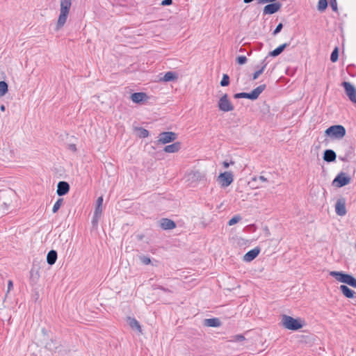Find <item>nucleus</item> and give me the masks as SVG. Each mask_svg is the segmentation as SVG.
<instances>
[{
	"label": "nucleus",
	"mask_w": 356,
	"mask_h": 356,
	"mask_svg": "<svg viewBox=\"0 0 356 356\" xmlns=\"http://www.w3.org/2000/svg\"><path fill=\"white\" fill-rule=\"evenodd\" d=\"M100 216L101 215L95 216V213H94L93 218H92V225L94 226L97 224Z\"/></svg>",
	"instance_id": "obj_43"
},
{
	"label": "nucleus",
	"mask_w": 356,
	"mask_h": 356,
	"mask_svg": "<svg viewBox=\"0 0 356 356\" xmlns=\"http://www.w3.org/2000/svg\"><path fill=\"white\" fill-rule=\"evenodd\" d=\"M172 3V0H163L161 1L162 6H170Z\"/></svg>",
	"instance_id": "obj_45"
},
{
	"label": "nucleus",
	"mask_w": 356,
	"mask_h": 356,
	"mask_svg": "<svg viewBox=\"0 0 356 356\" xmlns=\"http://www.w3.org/2000/svg\"><path fill=\"white\" fill-rule=\"evenodd\" d=\"M71 4V0H60V13L57 22H66Z\"/></svg>",
	"instance_id": "obj_5"
},
{
	"label": "nucleus",
	"mask_w": 356,
	"mask_h": 356,
	"mask_svg": "<svg viewBox=\"0 0 356 356\" xmlns=\"http://www.w3.org/2000/svg\"><path fill=\"white\" fill-rule=\"evenodd\" d=\"M241 220V217L239 215L233 216L228 222L229 226L234 225L238 222Z\"/></svg>",
	"instance_id": "obj_38"
},
{
	"label": "nucleus",
	"mask_w": 356,
	"mask_h": 356,
	"mask_svg": "<svg viewBox=\"0 0 356 356\" xmlns=\"http://www.w3.org/2000/svg\"><path fill=\"white\" fill-rule=\"evenodd\" d=\"M127 322L132 330H136L139 332H142L141 326L135 318L128 316L127 318Z\"/></svg>",
	"instance_id": "obj_21"
},
{
	"label": "nucleus",
	"mask_w": 356,
	"mask_h": 356,
	"mask_svg": "<svg viewBox=\"0 0 356 356\" xmlns=\"http://www.w3.org/2000/svg\"><path fill=\"white\" fill-rule=\"evenodd\" d=\"M254 0H243V1L246 3H250L252 1H253Z\"/></svg>",
	"instance_id": "obj_55"
},
{
	"label": "nucleus",
	"mask_w": 356,
	"mask_h": 356,
	"mask_svg": "<svg viewBox=\"0 0 356 356\" xmlns=\"http://www.w3.org/2000/svg\"><path fill=\"white\" fill-rule=\"evenodd\" d=\"M259 3H275L277 0H257Z\"/></svg>",
	"instance_id": "obj_44"
},
{
	"label": "nucleus",
	"mask_w": 356,
	"mask_h": 356,
	"mask_svg": "<svg viewBox=\"0 0 356 356\" xmlns=\"http://www.w3.org/2000/svg\"><path fill=\"white\" fill-rule=\"evenodd\" d=\"M69 149L72 150V152H76L77 150L76 145L75 144H70Z\"/></svg>",
	"instance_id": "obj_47"
},
{
	"label": "nucleus",
	"mask_w": 356,
	"mask_h": 356,
	"mask_svg": "<svg viewBox=\"0 0 356 356\" xmlns=\"http://www.w3.org/2000/svg\"><path fill=\"white\" fill-rule=\"evenodd\" d=\"M233 175L231 172L220 173L218 176V181L222 187H227L233 182Z\"/></svg>",
	"instance_id": "obj_10"
},
{
	"label": "nucleus",
	"mask_w": 356,
	"mask_h": 356,
	"mask_svg": "<svg viewBox=\"0 0 356 356\" xmlns=\"http://www.w3.org/2000/svg\"><path fill=\"white\" fill-rule=\"evenodd\" d=\"M148 96L145 92H134L131 95V99L134 103H141L148 99Z\"/></svg>",
	"instance_id": "obj_16"
},
{
	"label": "nucleus",
	"mask_w": 356,
	"mask_h": 356,
	"mask_svg": "<svg viewBox=\"0 0 356 356\" xmlns=\"http://www.w3.org/2000/svg\"><path fill=\"white\" fill-rule=\"evenodd\" d=\"M338 58H339V49H338V47H335L330 55V60L332 63H335L338 60Z\"/></svg>",
	"instance_id": "obj_32"
},
{
	"label": "nucleus",
	"mask_w": 356,
	"mask_h": 356,
	"mask_svg": "<svg viewBox=\"0 0 356 356\" xmlns=\"http://www.w3.org/2000/svg\"><path fill=\"white\" fill-rule=\"evenodd\" d=\"M267 63L266 62V59H264L262 63H261V65L262 66L258 70H257L256 72H254L252 74V80H256L257 79H258V77L264 72V71L265 70L266 66H267Z\"/></svg>",
	"instance_id": "obj_28"
},
{
	"label": "nucleus",
	"mask_w": 356,
	"mask_h": 356,
	"mask_svg": "<svg viewBox=\"0 0 356 356\" xmlns=\"http://www.w3.org/2000/svg\"><path fill=\"white\" fill-rule=\"evenodd\" d=\"M351 177L343 172H339L332 181V185L337 188L343 187L350 183Z\"/></svg>",
	"instance_id": "obj_4"
},
{
	"label": "nucleus",
	"mask_w": 356,
	"mask_h": 356,
	"mask_svg": "<svg viewBox=\"0 0 356 356\" xmlns=\"http://www.w3.org/2000/svg\"><path fill=\"white\" fill-rule=\"evenodd\" d=\"M260 248L258 247L254 248V249L248 251L243 256V260L247 262L252 261L254 260L259 254Z\"/></svg>",
	"instance_id": "obj_15"
},
{
	"label": "nucleus",
	"mask_w": 356,
	"mask_h": 356,
	"mask_svg": "<svg viewBox=\"0 0 356 356\" xmlns=\"http://www.w3.org/2000/svg\"><path fill=\"white\" fill-rule=\"evenodd\" d=\"M346 131L343 126L337 124L330 126L325 131L327 136L334 139H341L346 135Z\"/></svg>",
	"instance_id": "obj_2"
},
{
	"label": "nucleus",
	"mask_w": 356,
	"mask_h": 356,
	"mask_svg": "<svg viewBox=\"0 0 356 356\" xmlns=\"http://www.w3.org/2000/svg\"><path fill=\"white\" fill-rule=\"evenodd\" d=\"M244 51V49H242V48H241L240 50H239V51Z\"/></svg>",
	"instance_id": "obj_58"
},
{
	"label": "nucleus",
	"mask_w": 356,
	"mask_h": 356,
	"mask_svg": "<svg viewBox=\"0 0 356 356\" xmlns=\"http://www.w3.org/2000/svg\"><path fill=\"white\" fill-rule=\"evenodd\" d=\"M63 198H58L57 201L55 202L53 209L52 212L54 213H56L58 209L60 208L61 205L63 204Z\"/></svg>",
	"instance_id": "obj_33"
},
{
	"label": "nucleus",
	"mask_w": 356,
	"mask_h": 356,
	"mask_svg": "<svg viewBox=\"0 0 356 356\" xmlns=\"http://www.w3.org/2000/svg\"><path fill=\"white\" fill-rule=\"evenodd\" d=\"M188 181L191 183H197L206 181V175L199 170L191 171L187 175Z\"/></svg>",
	"instance_id": "obj_8"
},
{
	"label": "nucleus",
	"mask_w": 356,
	"mask_h": 356,
	"mask_svg": "<svg viewBox=\"0 0 356 356\" xmlns=\"http://www.w3.org/2000/svg\"><path fill=\"white\" fill-rule=\"evenodd\" d=\"M181 149V143L175 142L171 145H166L164 147V151L168 153L177 152Z\"/></svg>",
	"instance_id": "obj_23"
},
{
	"label": "nucleus",
	"mask_w": 356,
	"mask_h": 356,
	"mask_svg": "<svg viewBox=\"0 0 356 356\" xmlns=\"http://www.w3.org/2000/svg\"><path fill=\"white\" fill-rule=\"evenodd\" d=\"M341 86L343 87L346 95L349 99L356 104V88L350 82L343 81L341 83Z\"/></svg>",
	"instance_id": "obj_7"
},
{
	"label": "nucleus",
	"mask_w": 356,
	"mask_h": 356,
	"mask_svg": "<svg viewBox=\"0 0 356 356\" xmlns=\"http://www.w3.org/2000/svg\"><path fill=\"white\" fill-rule=\"evenodd\" d=\"M13 282L11 280H9L8 283V290H10L11 288L13 287Z\"/></svg>",
	"instance_id": "obj_52"
},
{
	"label": "nucleus",
	"mask_w": 356,
	"mask_h": 356,
	"mask_svg": "<svg viewBox=\"0 0 356 356\" xmlns=\"http://www.w3.org/2000/svg\"><path fill=\"white\" fill-rule=\"evenodd\" d=\"M3 160H11L14 158V152L8 148H3Z\"/></svg>",
	"instance_id": "obj_29"
},
{
	"label": "nucleus",
	"mask_w": 356,
	"mask_h": 356,
	"mask_svg": "<svg viewBox=\"0 0 356 356\" xmlns=\"http://www.w3.org/2000/svg\"><path fill=\"white\" fill-rule=\"evenodd\" d=\"M58 254L54 250H50L47 255V262L49 265H53L56 263L57 259Z\"/></svg>",
	"instance_id": "obj_25"
},
{
	"label": "nucleus",
	"mask_w": 356,
	"mask_h": 356,
	"mask_svg": "<svg viewBox=\"0 0 356 356\" xmlns=\"http://www.w3.org/2000/svg\"><path fill=\"white\" fill-rule=\"evenodd\" d=\"M63 25H64V24H56V27L54 28V30H55V31H58V30H60V29L63 27Z\"/></svg>",
	"instance_id": "obj_49"
},
{
	"label": "nucleus",
	"mask_w": 356,
	"mask_h": 356,
	"mask_svg": "<svg viewBox=\"0 0 356 356\" xmlns=\"http://www.w3.org/2000/svg\"><path fill=\"white\" fill-rule=\"evenodd\" d=\"M282 7L280 2L270 3L267 4L263 10L264 15H272L277 13Z\"/></svg>",
	"instance_id": "obj_11"
},
{
	"label": "nucleus",
	"mask_w": 356,
	"mask_h": 356,
	"mask_svg": "<svg viewBox=\"0 0 356 356\" xmlns=\"http://www.w3.org/2000/svg\"><path fill=\"white\" fill-rule=\"evenodd\" d=\"M139 259L145 265H148L151 263L150 258L145 255H140Z\"/></svg>",
	"instance_id": "obj_39"
},
{
	"label": "nucleus",
	"mask_w": 356,
	"mask_h": 356,
	"mask_svg": "<svg viewBox=\"0 0 356 356\" xmlns=\"http://www.w3.org/2000/svg\"><path fill=\"white\" fill-rule=\"evenodd\" d=\"M258 179H259L260 181H261L263 182L268 181V179L266 177H264V176H262V175L259 176L258 177Z\"/></svg>",
	"instance_id": "obj_50"
},
{
	"label": "nucleus",
	"mask_w": 356,
	"mask_h": 356,
	"mask_svg": "<svg viewBox=\"0 0 356 356\" xmlns=\"http://www.w3.org/2000/svg\"><path fill=\"white\" fill-rule=\"evenodd\" d=\"M57 348H58V349H56L55 353H58V355H60V356H65L71 351L70 346L67 344H66L65 343L62 344L59 341V343H58Z\"/></svg>",
	"instance_id": "obj_20"
},
{
	"label": "nucleus",
	"mask_w": 356,
	"mask_h": 356,
	"mask_svg": "<svg viewBox=\"0 0 356 356\" xmlns=\"http://www.w3.org/2000/svg\"><path fill=\"white\" fill-rule=\"evenodd\" d=\"M177 135L175 132L164 131L159 134L158 142L162 144L169 143L177 139Z\"/></svg>",
	"instance_id": "obj_9"
},
{
	"label": "nucleus",
	"mask_w": 356,
	"mask_h": 356,
	"mask_svg": "<svg viewBox=\"0 0 356 356\" xmlns=\"http://www.w3.org/2000/svg\"><path fill=\"white\" fill-rule=\"evenodd\" d=\"M236 340H238V341H243L245 339V337L241 334L236 335Z\"/></svg>",
	"instance_id": "obj_51"
},
{
	"label": "nucleus",
	"mask_w": 356,
	"mask_h": 356,
	"mask_svg": "<svg viewBox=\"0 0 356 356\" xmlns=\"http://www.w3.org/2000/svg\"><path fill=\"white\" fill-rule=\"evenodd\" d=\"M257 179H258V177H252V180L253 181H257Z\"/></svg>",
	"instance_id": "obj_56"
},
{
	"label": "nucleus",
	"mask_w": 356,
	"mask_h": 356,
	"mask_svg": "<svg viewBox=\"0 0 356 356\" xmlns=\"http://www.w3.org/2000/svg\"><path fill=\"white\" fill-rule=\"evenodd\" d=\"M8 84L4 81H0V96L5 95L8 92Z\"/></svg>",
	"instance_id": "obj_31"
},
{
	"label": "nucleus",
	"mask_w": 356,
	"mask_h": 356,
	"mask_svg": "<svg viewBox=\"0 0 356 356\" xmlns=\"http://www.w3.org/2000/svg\"><path fill=\"white\" fill-rule=\"evenodd\" d=\"M346 284L356 289V278L350 275Z\"/></svg>",
	"instance_id": "obj_37"
},
{
	"label": "nucleus",
	"mask_w": 356,
	"mask_h": 356,
	"mask_svg": "<svg viewBox=\"0 0 356 356\" xmlns=\"http://www.w3.org/2000/svg\"><path fill=\"white\" fill-rule=\"evenodd\" d=\"M0 110H1V111H4L6 110V107H5V106L2 104V105L0 106Z\"/></svg>",
	"instance_id": "obj_54"
},
{
	"label": "nucleus",
	"mask_w": 356,
	"mask_h": 356,
	"mask_svg": "<svg viewBox=\"0 0 356 356\" xmlns=\"http://www.w3.org/2000/svg\"><path fill=\"white\" fill-rule=\"evenodd\" d=\"M102 203H103V197H99L97 200V206L95 209L94 213H95V216L101 215L102 212Z\"/></svg>",
	"instance_id": "obj_30"
},
{
	"label": "nucleus",
	"mask_w": 356,
	"mask_h": 356,
	"mask_svg": "<svg viewBox=\"0 0 356 356\" xmlns=\"http://www.w3.org/2000/svg\"><path fill=\"white\" fill-rule=\"evenodd\" d=\"M282 322L285 328L293 331L301 329L304 325V321L300 318H294L287 315L282 316Z\"/></svg>",
	"instance_id": "obj_1"
},
{
	"label": "nucleus",
	"mask_w": 356,
	"mask_h": 356,
	"mask_svg": "<svg viewBox=\"0 0 356 356\" xmlns=\"http://www.w3.org/2000/svg\"><path fill=\"white\" fill-rule=\"evenodd\" d=\"M327 6V0H318V10L320 11L324 10Z\"/></svg>",
	"instance_id": "obj_35"
},
{
	"label": "nucleus",
	"mask_w": 356,
	"mask_h": 356,
	"mask_svg": "<svg viewBox=\"0 0 356 356\" xmlns=\"http://www.w3.org/2000/svg\"><path fill=\"white\" fill-rule=\"evenodd\" d=\"M330 6L334 11H337V0H330Z\"/></svg>",
	"instance_id": "obj_42"
},
{
	"label": "nucleus",
	"mask_w": 356,
	"mask_h": 356,
	"mask_svg": "<svg viewBox=\"0 0 356 356\" xmlns=\"http://www.w3.org/2000/svg\"><path fill=\"white\" fill-rule=\"evenodd\" d=\"M248 59L245 56H238L236 58V61L239 65H244L246 63Z\"/></svg>",
	"instance_id": "obj_40"
},
{
	"label": "nucleus",
	"mask_w": 356,
	"mask_h": 356,
	"mask_svg": "<svg viewBox=\"0 0 356 356\" xmlns=\"http://www.w3.org/2000/svg\"><path fill=\"white\" fill-rule=\"evenodd\" d=\"M283 28V24H278L275 29L273 32V35H275L279 33Z\"/></svg>",
	"instance_id": "obj_41"
},
{
	"label": "nucleus",
	"mask_w": 356,
	"mask_h": 356,
	"mask_svg": "<svg viewBox=\"0 0 356 356\" xmlns=\"http://www.w3.org/2000/svg\"><path fill=\"white\" fill-rule=\"evenodd\" d=\"M230 164H234L233 161H231L230 163H228L227 161H223L222 165L224 168H227Z\"/></svg>",
	"instance_id": "obj_48"
},
{
	"label": "nucleus",
	"mask_w": 356,
	"mask_h": 356,
	"mask_svg": "<svg viewBox=\"0 0 356 356\" xmlns=\"http://www.w3.org/2000/svg\"><path fill=\"white\" fill-rule=\"evenodd\" d=\"M160 225L165 230L172 229L176 227V223L172 220L168 218L161 219Z\"/></svg>",
	"instance_id": "obj_17"
},
{
	"label": "nucleus",
	"mask_w": 356,
	"mask_h": 356,
	"mask_svg": "<svg viewBox=\"0 0 356 356\" xmlns=\"http://www.w3.org/2000/svg\"><path fill=\"white\" fill-rule=\"evenodd\" d=\"M218 106L220 111L223 112L232 111L234 106L229 101L227 94H224L219 99Z\"/></svg>",
	"instance_id": "obj_6"
},
{
	"label": "nucleus",
	"mask_w": 356,
	"mask_h": 356,
	"mask_svg": "<svg viewBox=\"0 0 356 356\" xmlns=\"http://www.w3.org/2000/svg\"><path fill=\"white\" fill-rule=\"evenodd\" d=\"M330 275L334 277L337 280L346 284L350 274L343 273L342 271H331Z\"/></svg>",
	"instance_id": "obj_14"
},
{
	"label": "nucleus",
	"mask_w": 356,
	"mask_h": 356,
	"mask_svg": "<svg viewBox=\"0 0 356 356\" xmlns=\"http://www.w3.org/2000/svg\"><path fill=\"white\" fill-rule=\"evenodd\" d=\"M33 272H34V269H33V268H32V269L31 270V272H30V273H31V277H32V276H33Z\"/></svg>",
	"instance_id": "obj_57"
},
{
	"label": "nucleus",
	"mask_w": 356,
	"mask_h": 356,
	"mask_svg": "<svg viewBox=\"0 0 356 356\" xmlns=\"http://www.w3.org/2000/svg\"><path fill=\"white\" fill-rule=\"evenodd\" d=\"M221 325V322L218 318H206L204 320V325L207 327H218Z\"/></svg>",
	"instance_id": "obj_22"
},
{
	"label": "nucleus",
	"mask_w": 356,
	"mask_h": 356,
	"mask_svg": "<svg viewBox=\"0 0 356 356\" xmlns=\"http://www.w3.org/2000/svg\"><path fill=\"white\" fill-rule=\"evenodd\" d=\"M157 289H160V290H161V291H163L164 292H168V293H171L172 292L170 289H168L167 288H165L163 286H159L157 287Z\"/></svg>",
	"instance_id": "obj_46"
},
{
	"label": "nucleus",
	"mask_w": 356,
	"mask_h": 356,
	"mask_svg": "<svg viewBox=\"0 0 356 356\" xmlns=\"http://www.w3.org/2000/svg\"><path fill=\"white\" fill-rule=\"evenodd\" d=\"M178 79V74L175 72L169 71L167 72L163 78L161 79V81L165 82L173 81Z\"/></svg>",
	"instance_id": "obj_24"
},
{
	"label": "nucleus",
	"mask_w": 356,
	"mask_h": 356,
	"mask_svg": "<svg viewBox=\"0 0 356 356\" xmlns=\"http://www.w3.org/2000/svg\"><path fill=\"white\" fill-rule=\"evenodd\" d=\"M220 84L222 87H225V86H229V76H228V74H224L222 75V80L220 81Z\"/></svg>",
	"instance_id": "obj_34"
},
{
	"label": "nucleus",
	"mask_w": 356,
	"mask_h": 356,
	"mask_svg": "<svg viewBox=\"0 0 356 356\" xmlns=\"http://www.w3.org/2000/svg\"><path fill=\"white\" fill-rule=\"evenodd\" d=\"M323 159L327 163L334 162L336 161L337 154L332 149H325L323 153Z\"/></svg>",
	"instance_id": "obj_18"
},
{
	"label": "nucleus",
	"mask_w": 356,
	"mask_h": 356,
	"mask_svg": "<svg viewBox=\"0 0 356 356\" xmlns=\"http://www.w3.org/2000/svg\"><path fill=\"white\" fill-rule=\"evenodd\" d=\"M339 289L346 298H355L356 296V293L346 285H341Z\"/></svg>",
	"instance_id": "obj_19"
},
{
	"label": "nucleus",
	"mask_w": 356,
	"mask_h": 356,
	"mask_svg": "<svg viewBox=\"0 0 356 356\" xmlns=\"http://www.w3.org/2000/svg\"><path fill=\"white\" fill-rule=\"evenodd\" d=\"M266 84H261L252 90L250 92H243L236 93L234 94V97L235 99L245 98L251 100H255L259 97V95L266 89Z\"/></svg>",
	"instance_id": "obj_3"
},
{
	"label": "nucleus",
	"mask_w": 356,
	"mask_h": 356,
	"mask_svg": "<svg viewBox=\"0 0 356 356\" xmlns=\"http://www.w3.org/2000/svg\"><path fill=\"white\" fill-rule=\"evenodd\" d=\"M335 212L339 216H343L346 214V202L343 198L337 200L335 204Z\"/></svg>",
	"instance_id": "obj_12"
},
{
	"label": "nucleus",
	"mask_w": 356,
	"mask_h": 356,
	"mask_svg": "<svg viewBox=\"0 0 356 356\" xmlns=\"http://www.w3.org/2000/svg\"><path fill=\"white\" fill-rule=\"evenodd\" d=\"M70 188V184L67 181H60L58 183L56 193L58 196H63L69 192Z\"/></svg>",
	"instance_id": "obj_13"
},
{
	"label": "nucleus",
	"mask_w": 356,
	"mask_h": 356,
	"mask_svg": "<svg viewBox=\"0 0 356 356\" xmlns=\"http://www.w3.org/2000/svg\"><path fill=\"white\" fill-rule=\"evenodd\" d=\"M339 159L342 161H347L348 159H347V155H346L345 156L343 157H341V156H339Z\"/></svg>",
	"instance_id": "obj_53"
},
{
	"label": "nucleus",
	"mask_w": 356,
	"mask_h": 356,
	"mask_svg": "<svg viewBox=\"0 0 356 356\" xmlns=\"http://www.w3.org/2000/svg\"><path fill=\"white\" fill-rule=\"evenodd\" d=\"M58 343V341L51 339L46 343L45 348L52 353H56V349H58L57 346Z\"/></svg>",
	"instance_id": "obj_27"
},
{
	"label": "nucleus",
	"mask_w": 356,
	"mask_h": 356,
	"mask_svg": "<svg viewBox=\"0 0 356 356\" xmlns=\"http://www.w3.org/2000/svg\"><path fill=\"white\" fill-rule=\"evenodd\" d=\"M138 136L140 138H145L149 136L148 130H147L144 128L140 127L138 129Z\"/></svg>",
	"instance_id": "obj_36"
},
{
	"label": "nucleus",
	"mask_w": 356,
	"mask_h": 356,
	"mask_svg": "<svg viewBox=\"0 0 356 356\" xmlns=\"http://www.w3.org/2000/svg\"><path fill=\"white\" fill-rule=\"evenodd\" d=\"M289 45V43H284L279 47H277L274 50L271 51L269 53V56L273 57H276L279 56L280 54L282 53V51L284 50V49Z\"/></svg>",
	"instance_id": "obj_26"
}]
</instances>
